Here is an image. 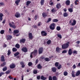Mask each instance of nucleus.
<instances>
[{
	"label": "nucleus",
	"instance_id": "de8ad7c7",
	"mask_svg": "<svg viewBox=\"0 0 80 80\" xmlns=\"http://www.w3.org/2000/svg\"><path fill=\"white\" fill-rule=\"evenodd\" d=\"M73 53H75L76 54H77V51H73L72 52Z\"/></svg>",
	"mask_w": 80,
	"mask_h": 80
},
{
	"label": "nucleus",
	"instance_id": "5701e85b",
	"mask_svg": "<svg viewBox=\"0 0 80 80\" xmlns=\"http://www.w3.org/2000/svg\"><path fill=\"white\" fill-rule=\"evenodd\" d=\"M3 14L2 13H0V19L1 21H2V19H3L2 18V17H3Z\"/></svg>",
	"mask_w": 80,
	"mask_h": 80
},
{
	"label": "nucleus",
	"instance_id": "2eb2a0df",
	"mask_svg": "<svg viewBox=\"0 0 80 80\" xmlns=\"http://www.w3.org/2000/svg\"><path fill=\"white\" fill-rule=\"evenodd\" d=\"M42 15L43 17H44V18H45L46 17H47V14H46L45 12H43L42 13Z\"/></svg>",
	"mask_w": 80,
	"mask_h": 80
},
{
	"label": "nucleus",
	"instance_id": "c85d7f7f",
	"mask_svg": "<svg viewBox=\"0 0 80 80\" xmlns=\"http://www.w3.org/2000/svg\"><path fill=\"white\" fill-rule=\"evenodd\" d=\"M19 32V31L18 30H16L14 31V33H18Z\"/></svg>",
	"mask_w": 80,
	"mask_h": 80
},
{
	"label": "nucleus",
	"instance_id": "58836bf2",
	"mask_svg": "<svg viewBox=\"0 0 80 80\" xmlns=\"http://www.w3.org/2000/svg\"><path fill=\"white\" fill-rule=\"evenodd\" d=\"M50 43H51V40H49L47 42V44H48V45L50 44Z\"/></svg>",
	"mask_w": 80,
	"mask_h": 80
},
{
	"label": "nucleus",
	"instance_id": "680f3d73",
	"mask_svg": "<svg viewBox=\"0 0 80 80\" xmlns=\"http://www.w3.org/2000/svg\"><path fill=\"white\" fill-rule=\"evenodd\" d=\"M10 71H7L6 72V74H8V73H10Z\"/></svg>",
	"mask_w": 80,
	"mask_h": 80
},
{
	"label": "nucleus",
	"instance_id": "4468645a",
	"mask_svg": "<svg viewBox=\"0 0 80 80\" xmlns=\"http://www.w3.org/2000/svg\"><path fill=\"white\" fill-rule=\"evenodd\" d=\"M61 48H60L58 47H57L56 49V51L58 53L60 52V51L61 50Z\"/></svg>",
	"mask_w": 80,
	"mask_h": 80
},
{
	"label": "nucleus",
	"instance_id": "f3484780",
	"mask_svg": "<svg viewBox=\"0 0 80 80\" xmlns=\"http://www.w3.org/2000/svg\"><path fill=\"white\" fill-rule=\"evenodd\" d=\"M45 2V0H41L40 2V3L42 6L43 5Z\"/></svg>",
	"mask_w": 80,
	"mask_h": 80
},
{
	"label": "nucleus",
	"instance_id": "6ab92c4d",
	"mask_svg": "<svg viewBox=\"0 0 80 80\" xmlns=\"http://www.w3.org/2000/svg\"><path fill=\"white\" fill-rule=\"evenodd\" d=\"M20 2V0H17L15 2V3L17 5H18V4Z\"/></svg>",
	"mask_w": 80,
	"mask_h": 80
},
{
	"label": "nucleus",
	"instance_id": "9d476101",
	"mask_svg": "<svg viewBox=\"0 0 80 80\" xmlns=\"http://www.w3.org/2000/svg\"><path fill=\"white\" fill-rule=\"evenodd\" d=\"M56 8L58 9H59L61 8V5H60V3H58L56 5Z\"/></svg>",
	"mask_w": 80,
	"mask_h": 80
},
{
	"label": "nucleus",
	"instance_id": "473e14b6",
	"mask_svg": "<svg viewBox=\"0 0 80 80\" xmlns=\"http://www.w3.org/2000/svg\"><path fill=\"white\" fill-rule=\"evenodd\" d=\"M15 47L17 48H20V45L18 44H17L15 45Z\"/></svg>",
	"mask_w": 80,
	"mask_h": 80
},
{
	"label": "nucleus",
	"instance_id": "5fc2aeb1",
	"mask_svg": "<svg viewBox=\"0 0 80 80\" xmlns=\"http://www.w3.org/2000/svg\"><path fill=\"white\" fill-rule=\"evenodd\" d=\"M3 5H4V3L3 2H0V6L1 7V6H2Z\"/></svg>",
	"mask_w": 80,
	"mask_h": 80
},
{
	"label": "nucleus",
	"instance_id": "864d4df0",
	"mask_svg": "<svg viewBox=\"0 0 80 80\" xmlns=\"http://www.w3.org/2000/svg\"><path fill=\"white\" fill-rule=\"evenodd\" d=\"M67 50H63L62 52V53H67Z\"/></svg>",
	"mask_w": 80,
	"mask_h": 80
},
{
	"label": "nucleus",
	"instance_id": "bf43d9fd",
	"mask_svg": "<svg viewBox=\"0 0 80 80\" xmlns=\"http://www.w3.org/2000/svg\"><path fill=\"white\" fill-rule=\"evenodd\" d=\"M38 17V16L36 15L34 17V19L35 20H37V17Z\"/></svg>",
	"mask_w": 80,
	"mask_h": 80
},
{
	"label": "nucleus",
	"instance_id": "603ef678",
	"mask_svg": "<svg viewBox=\"0 0 80 80\" xmlns=\"http://www.w3.org/2000/svg\"><path fill=\"white\" fill-rule=\"evenodd\" d=\"M51 21V18H48V20L47 21V23H48L49 22H50Z\"/></svg>",
	"mask_w": 80,
	"mask_h": 80
},
{
	"label": "nucleus",
	"instance_id": "ddd939ff",
	"mask_svg": "<svg viewBox=\"0 0 80 80\" xmlns=\"http://www.w3.org/2000/svg\"><path fill=\"white\" fill-rule=\"evenodd\" d=\"M7 40H10L12 37V36H10V35H8L7 36Z\"/></svg>",
	"mask_w": 80,
	"mask_h": 80
},
{
	"label": "nucleus",
	"instance_id": "7c9ffc66",
	"mask_svg": "<svg viewBox=\"0 0 80 80\" xmlns=\"http://www.w3.org/2000/svg\"><path fill=\"white\" fill-rule=\"evenodd\" d=\"M68 11L70 12H73V8H70L68 9Z\"/></svg>",
	"mask_w": 80,
	"mask_h": 80
},
{
	"label": "nucleus",
	"instance_id": "052dcab7",
	"mask_svg": "<svg viewBox=\"0 0 80 80\" xmlns=\"http://www.w3.org/2000/svg\"><path fill=\"white\" fill-rule=\"evenodd\" d=\"M49 80H52V77L49 76Z\"/></svg>",
	"mask_w": 80,
	"mask_h": 80
},
{
	"label": "nucleus",
	"instance_id": "f8f14e48",
	"mask_svg": "<svg viewBox=\"0 0 80 80\" xmlns=\"http://www.w3.org/2000/svg\"><path fill=\"white\" fill-rule=\"evenodd\" d=\"M15 67V65L14 64H12L10 65L11 68H14Z\"/></svg>",
	"mask_w": 80,
	"mask_h": 80
},
{
	"label": "nucleus",
	"instance_id": "72a5a7b5",
	"mask_svg": "<svg viewBox=\"0 0 80 80\" xmlns=\"http://www.w3.org/2000/svg\"><path fill=\"white\" fill-rule=\"evenodd\" d=\"M58 21V20L57 19H54L52 20L53 22H57Z\"/></svg>",
	"mask_w": 80,
	"mask_h": 80
},
{
	"label": "nucleus",
	"instance_id": "f704fd0d",
	"mask_svg": "<svg viewBox=\"0 0 80 80\" xmlns=\"http://www.w3.org/2000/svg\"><path fill=\"white\" fill-rule=\"evenodd\" d=\"M12 51L13 52H16V51H17V49L16 48H14L12 49Z\"/></svg>",
	"mask_w": 80,
	"mask_h": 80
},
{
	"label": "nucleus",
	"instance_id": "a878e982",
	"mask_svg": "<svg viewBox=\"0 0 80 80\" xmlns=\"http://www.w3.org/2000/svg\"><path fill=\"white\" fill-rule=\"evenodd\" d=\"M66 4L67 5H70V1H67L66 2Z\"/></svg>",
	"mask_w": 80,
	"mask_h": 80
},
{
	"label": "nucleus",
	"instance_id": "09e8293b",
	"mask_svg": "<svg viewBox=\"0 0 80 80\" xmlns=\"http://www.w3.org/2000/svg\"><path fill=\"white\" fill-rule=\"evenodd\" d=\"M33 73L35 74H37V71L36 70H34L33 71Z\"/></svg>",
	"mask_w": 80,
	"mask_h": 80
},
{
	"label": "nucleus",
	"instance_id": "13d9d810",
	"mask_svg": "<svg viewBox=\"0 0 80 80\" xmlns=\"http://www.w3.org/2000/svg\"><path fill=\"white\" fill-rule=\"evenodd\" d=\"M61 67H62V65H60L59 66L58 68L59 70L61 68Z\"/></svg>",
	"mask_w": 80,
	"mask_h": 80
},
{
	"label": "nucleus",
	"instance_id": "20e7f679",
	"mask_svg": "<svg viewBox=\"0 0 80 80\" xmlns=\"http://www.w3.org/2000/svg\"><path fill=\"white\" fill-rule=\"evenodd\" d=\"M55 24L54 23H52L51 24L49 28L51 30H54L55 29Z\"/></svg>",
	"mask_w": 80,
	"mask_h": 80
},
{
	"label": "nucleus",
	"instance_id": "f257e3e1",
	"mask_svg": "<svg viewBox=\"0 0 80 80\" xmlns=\"http://www.w3.org/2000/svg\"><path fill=\"white\" fill-rule=\"evenodd\" d=\"M70 42H68L65 44H64L62 45V49H66L67 48H68L69 47V44Z\"/></svg>",
	"mask_w": 80,
	"mask_h": 80
},
{
	"label": "nucleus",
	"instance_id": "e2e57ef3",
	"mask_svg": "<svg viewBox=\"0 0 80 80\" xmlns=\"http://www.w3.org/2000/svg\"><path fill=\"white\" fill-rule=\"evenodd\" d=\"M37 79H38V80H39V79L40 78V76H38V77H37Z\"/></svg>",
	"mask_w": 80,
	"mask_h": 80
},
{
	"label": "nucleus",
	"instance_id": "ea45409f",
	"mask_svg": "<svg viewBox=\"0 0 80 80\" xmlns=\"http://www.w3.org/2000/svg\"><path fill=\"white\" fill-rule=\"evenodd\" d=\"M7 67H5V68L2 69V70L3 71H6V70H7Z\"/></svg>",
	"mask_w": 80,
	"mask_h": 80
},
{
	"label": "nucleus",
	"instance_id": "2f4dec72",
	"mask_svg": "<svg viewBox=\"0 0 80 80\" xmlns=\"http://www.w3.org/2000/svg\"><path fill=\"white\" fill-rule=\"evenodd\" d=\"M56 29L58 31H59V30H60V29H61L60 27L59 26L57 27L56 28Z\"/></svg>",
	"mask_w": 80,
	"mask_h": 80
},
{
	"label": "nucleus",
	"instance_id": "37998d69",
	"mask_svg": "<svg viewBox=\"0 0 80 80\" xmlns=\"http://www.w3.org/2000/svg\"><path fill=\"white\" fill-rule=\"evenodd\" d=\"M38 68H42V66L41 65H40V64H39L38 66Z\"/></svg>",
	"mask_w": 80,
	"mask_h": 80
},
{
	"label": "nucleus",
	"instance_id": "a18cd8bd",
	"mask_svg": "<svg viewBox=\"0 0 80 80\" xmlns=\"http://www.w3.org/2000/svg\"><path fill=\"white\" fill-rule=\"evenodd\" d=\"M45 61H50V59H49L48 58H46L45 59Z\"/></svg>",
	"mask_w": 80,
	"mask_h": 80
},
{
	"label": "nucleus",
	"instance_id": "c03bdc74",
	"mask_svg": "<svg viewBox=\"0 0 80 80\" xmlns=\"http://www.w3.org/2000/svg\"><path fill=\"white\" fill-rule=\"evenodd\" d=\"M19 54V53L17 52L16 53L14 54L15 57H16V56H17V55H18Z\"/></svg>",
	"mask_w": 80,
	"mask_h": 80
},
{
	"label": "nucleus",
	"instance_id": "8fccbe9b",
	"mask_svg": "<svg viewBox=\"0 0 80 80\" xmlns=\"http://www.w3.org/2000/svg\"><path fill=\"white\" fill-rule=\"evenodd\" d=\"M4 30H1L0 32L1 34H3V33H4Z\"/></svg>",
	"mask_w": 80,
	"mask_h": 80
},
{
	"label": "nucleus",
	"instance_id": "49530a36",
	"mask_svg": "<svg viewBox=\"0 0 80 80\" xmlns=\"http://www.w3.org/2000/svg\"><path fill=\"white\" fill-rule=\"evenodd\" d=\"M6 65V63L5 62H3V64H1V66L2 67H3V66H5Z\"/></svg>",
	"mask_w": 80,
	"mask_h": 80
},
{
	"label": "nucleus",
	"instance_id": "69168bd1",
	"mask_svg": "<svg viewBox=\"0 0 80 80\" xmlns=\"http://www.w3.org/2000/svg\"><path fill=\"white\" fill-rule=\"evenodd\" d=\"M72 75L73 77H75V74H72Z\"/></svg>",
	"mask_w": 80,
	"mask_h": 80
},
{
	"label": "nucleus",
	"instance_id": "0eeeda50",
	"mask_svg": "<svg viewBox=\"0 0 80 80\" xmlns=\"http://www.w3.org/2000/svg\"><path fill=\"white\" fill-rule=\"evenodd\" d=\"M15 16L16 18H19L20 17V14H19L18 12H17L15 15Z\"/></svg>",
	"mask_w": 80,
	"mask_h": 80
},
{
	"label": "nucleus",
	"instance_id": "6e6d98bb",
	"mask_svg": "<svg viewBox=\"0 0 80 80\" xmlns=\"http://www.w3.org/2000/svg\"><path fill=\"white\" fill-rule=\"evenodd\" d=\"M32 65V63L31 62H29L28 63V65L29 66H31V65Z\"/></svg>",
	"mask_w": 80,
	"mask_h": 80
},
{
	"label": "nucleus",
	"instance_id": "4c0bfd02",
	"mask_svg": "<svg viewBox=\"0 0 80 80\" xmlns=\"http://www.w3.org/2000/svg\"><path fill=\"white\" fill-rule=\"evenodd\" d=\"M52 79L53 80H57V78L56 76H54L52 78Z\"/></svg>",
	"mask_w": 80,
	"mask_h": 80
},
{
	"label": "nucleus",
	"instance_id": "4be33fe9",
	"mask_svg": "<svg viewBox=\"0 0 80 80\" xmlns=\"http://www.w3.org/2000/svg\"><path fill=\"white\" fill-rule=\"evenodd\" d=\"M41 80H45L47 79V78L44 77L43 76H42L41 77Z\"/></svg>",
	"mask_w": 80,
	"mask_h": 80
},
{
	"label": "nucleus",
	"instance_id": "a19ab883",
	"mask_svg": "<svg viewBox=\"0 0 80 80\" xmlns=\"http://www.w3.org/2000/svg\"><path fill=\"white\" fill-rule=\"evenodd\" d=\"M11 53V52H10V50H8V55H10V54Z\"/></svg>",
	"mask_w": 80,
	"mask_h": 80
},
{
	"label": "nucleus",
	"instance_id": "423d86ee",
	"mask_svg": "<svg viewBox=\"0 0 80 80\" xmlns=\"http://www.w3.org/2000/svg\"><path fill=\"white\" fill-rule=\"evenodd\" d=\"M43 48H40L38 50V52L39 54H41V53H42V52H43Z\"/></svg>",
	"mask_w": 80,
	"mask_h": 80
},
{
	"label": "nucleus",
	"instance_id": "412c9836",
	"mask_svg": "<svg viewBox=\"0 0 80 80\" xmlns=\"http://www.w3.org/2000/svg\"><path fill=\"white\" fill-rule=\"evenodd\" d=\"M57 69H56V68H52V71L53 72H56V70Z\"/></svg>",
	"mask_w": 80,
	"mask_h": 80
},
{
	"label": "nucleus",
	"instance_id": "bb28decb",
	"mask_svg": "<svg viewBox=\"0 0 80 80\" xmlns=\"http://www.w3.org/2000/svg\"><path fill=\"white\" fill-rule=\"evenodd\" d=\"M20 63L22 65V68H23L25 67L24 63L23 62H21Z\"/></svg>",
	"mask_w": 80,
	"mask_h": 80
},
{
	"label": "nucleus",
	"instance_id": "9b49d317",
	"mask_svg": "<svg viewBox=\"0 0 80 80\" xmlns=\"http://www.w3.org/2000/svg\"><path fill=\"white\" fill-rule=\"evenodd\" d=\"M22 51H23L24 52H27V48H23L22 49Z\"/></svg>",
	"mask_w": 80,
	"mask_h": 80
},
{
	"label": "nucleus",
	"instance_id": "dca6fc26",
	"mask_svg": "<svg viewBox=\"0 0 80 80\" xmlns=\"http://www.w3.org/2000/svg\"><path fill=\"white\" fill-rule=\"evenodd\" d=\"M80 74V71H78L76 72V73L75 75L76 76H78Z\"/></svg>",
	"mask_w": 80,
	"mask_h": 80
},
{
	"label": "nucleus",
	"instance_id": "393cba45",
	"mask_svg": "<svg viewBox=\"0 0 80 80\" xmlns=\"http://www.w3.org/2000/svg\"><path fill=\"white\" fill-rule=\"evenodd\" d=\"M51 12H52L53 13L54 12H57V10H56V8H54L52 9L51 10Z\"/></svg>",
	"mask_w": 80,
	"mask_h": 80
},
{
	"label": "nucleus",
	"instance_id": "0e129e2a",
	"mask_svg": "<svg viewBox=\"0 0 80 80\" xmlns=\"http://www.w3.org/2000/svg\"><path fill=\"white\" fill-rule=\"evenodd\" d=\"M80 43V42L79 41H78L76 42V43H77V44H79V43Z\"/></svg>",
	"mask_w": 80,
	"mask_h": 80
},
{
	"label": "nucleus",
	"instance_id": "a211bd4d",
	"mask_svg": "<svg viewBox=\"0 0 80 80\" xmlns=\"http://www.w3.org/2000/svg\"><path fill=\"white\" fill-rule=\"evenodd\" d=\"M5 60L4 56H2L1 57V61L2 62H5Z\"/></svg>",
	"mask_w": 80,
	"mask_h": 80
},
{
	"label": "nucleus",
	"instance_id": "79ce46f5",
	"mask_svg": "<svg viewBox=\"0 0 80 80\" xmlns=\"http://www.w3.org/2000/svg\"><path fill=\"white\" fill-rule=\"evenodd\" d=\"M78 0H76L75 2V5H78Z\"/></svg>",
	"mask_w": 80,
	"mask_h": 80
},
{
	"label": "nucleus",
	"instance_id": "aec40b11",
	"mask_svg": "<svg viewBox=\"0 0 80 80\" xmlns=\"http://www.w3.org/2000/svg\"><path fill=\"white\" fill-rule=\"evenodd\" d=\"M72 53V49H70L68 51V54L69 55H71Z\"/></svg>",
	"mask_w": 80,
	"mask_h": 80
},
{
	"label": "nucleus",
	"instance_id": "b1692460",
	"mask_svg": "<svg viewBox=\"0 0 80 80\" xmlns=\"http://www.w3.org/2000/svg\"><path fill=\"white\" fill-rule=\"evenodd\" d=\"M25 42V39H22L20 40V43H24Z\"/></svg>",
	"mask_w": 80,
	"mask_h": 80
},
{
	"label": "nucleus",
	"instance_id": "774afa93",
	"mask_svg": "<svg viewBox=\"0 0 80 80\" xmlns=\"http://www.w3.org/2000/svg\"><path fill=\"white\" fill-rule=\"evenodd\" d=\"M50 5H53V3L52 2H50Z\"/></svg>",
	"mask_w": 80,
	"mask_h": 80
},
{
	"label": "nucleus",
	"instance_id": "c756f323",
	"mask_svg": "<svg viewBox=\"0 0 80 80\" xmlns=\"http://www.w3.org/2000/svg\"><path fill=\"white\" fill-rule=\"evenodd\" d=\"M63 16L65 17H67V16H68V13H67V12L64 13Z\"/></svg>",
	"mask_w": 80,
	"mask_h": 80
},
{
	"label": "nucleus",
	"instance_id": "6e6552de",
	"mask_svg": "<svg viewBox=\"0 0 80 80\" xmlns=\"http://www.w3.org/2000/svg\"><path fill=\"white\" fill-rule=\"evenodd\" d=\"M29 39H33V37L32 35V34L31 33H29Z\"/></svg>",
	"mask_w": 80,
	"mask_h": 80
},
{
	"label": "nucleus",
	"instance_id": "cd10ccee",
	"mask_svg": "<svg viewBox=\"0 0 80 80\" xmlns=\"http://www.w3.org/2000/svg\"><path fill=\"white\" fill-rule=\"evenodd\" d=\"M31 3V1H28L26 2V5H27V6H28L29 5V4H30V3Z\"/></svg>",
	"mask_w": 80,
	"mask_h": 80
},
{
	"label": "nucleus",
	"instance_id": "1a4fd4ad",
	"mask_svg": "<svg viewBox=\"0 0 80 80\" xmlns=\"http://www.w3.org/2000/svg\"><path fill=\"white\" fill-rule=\"evenodd\" d=\"M41 34L42 36H46L47 33L45 31H42L41 32Z\"/></svg>",
	"mask_w": 80,
	"mask_h": 80
},
{
	"label": "nucleus",
	"instance_id": "e433bc0d",
	"mask_svg": "<svg viewBox=\"0 0 80 80\" xmlns=\"http://www.w3.org/2000/svg\"><path fill=\"white\" fill-rule=\"evenodd\" d=\"M58 37H59V38H62V35L59 34H57Z\"/></svg>",
	"mask_w": 80,
	"mask_h": 80
},
{
	"label": "nucleus",
	"instance_id": "f03ea898",
	"mask_svg": "<svg viewBox=\"0 0 80 80\" xmlns=\"http://www.w3.org/2000/svg\"><path fill=\"white\" fill-rule=\"evenodd\" d=\"M37 52H38V51H37V50L36 49H35L34 50V52H32L30 54V57L31 58H32L33 56L32 55H33L34 56H35L37 55Z\"/></svg>",
	"mask_w": 80,
	"mask_h": 80
},
{
	"label": "nucleus",
	"instance_id": "3c124183",
	"mask_svg": "<svg viewBox=\"0 0 80 80\" xmlns=\"http://www.w3.org/2000/svg\"><path fill=\"white\" fill-rule=\"evenodd\" d=\"M59 64V63L58 62H56V63H55V65L56 67H58V66Z\"/></svg>",
	"mask_w": 80,
	"mask_h": 80
},
{
	"label": "nucleus",
	"instance_id": "c9c22d12",
	"mask_svg": "<svg viewBox=\"0 0 80 80\" xmlns=\"http://www.w3.org/2000/svg\"><path fill=\"white\" fill-rule=\"evenodd\" d=\"M64 75L65 76H67V75H68V72H64Z\"/></svg>",
	"mask_w": 80,
	"mask_h": 80
},
{
	"label": "nucleus",
	"instance_id": "4d7b16f0",
	"mask_svg": "<svg viewBox=\"0 0 80 80\" xmlns=\"http://www.w3.org/2000/svg\"><path fill=\"white\" fill-rule=\"evenodd\" d=\"M42 25V23L41 22H39L38 23V26H40Z\"/></svg>",
	"mask_w": 80,
	"mask_h": 80
},
{
	"label": "nucleus",
	"instance_id": "7ed1b4c3",
	"mask_svg": "<svg viewBox=\"0 0 80 80\" xmlns=\"http://www.w3.org/2000/svg\"><path fill=\"white\" fill-rule=\"evenodd\" d=\"M9 25L10 27L13 28H16L15 24L13 22H11V23H9Z\"/></svg>",
	"mask_w": 80,
	"mask_h": 80
},
{
	"label": "nucleus",
	"instance_id": "338daca9",
	"mask_svg": "<svg viewBox=\"0 0 80 80\" xmlns=\"http://www.w3.org/2000/svg\"><path fill=\"white\" fill-rule=\"evenodd\" d=\"M73 68H76V66L75 65H74L73 66Z\"/></svg>",
	"mask_w": 80,
	"mask_h": 80
},
{
	"label": "nucleus",
	"instance_id": "39448f33",
	"mask_svg": "<svg viewBox=\"0 0 80 80\" xmlns=\"http://www.w3.org/2000/svg\"><path fill=\"white\" fill-rule=\"evenodd\" d=\"M72 22V20H71L69 21V23H71V25L72 26H74V25H75V24H76V21L74 19L73 20V22Z\"/></svg>",
	"mask_w": 80,
	"mask_h": 80
}]
</instances>
